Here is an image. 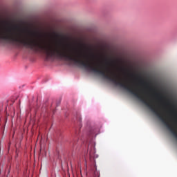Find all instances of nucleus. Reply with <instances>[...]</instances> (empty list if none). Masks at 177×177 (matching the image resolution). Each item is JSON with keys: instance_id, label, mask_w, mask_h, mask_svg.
<instances>
[{"instance_id": "f257e3e1", "label": "nucleus", "mask_w": 177, "mask_h": 177, "mask_svg": "<svg viewBox=\"0 0 177 177\" xmlns=\"http://www.w3.org/2000/svg\"><path fill=\"white\" fill-rule=\"evenodd\" d=\"M53 34H55V35H56L57 37H59V34L56 33L55 32H54Z\"/></svg>"}, {"instance_id": "f03ea898", "label": "nucleus", "mask_w": 177, "mask_h": 177, "mask_svg": "<svg viewBox=\"0 0 177 177\" xmlns=\"http://www.w3.org/2000/svg\"><path fill=\"white\" fill-rule=\"evenodd\" d=\"M88 151H89V147H88Z\"/></svg>"}]
</instances>
